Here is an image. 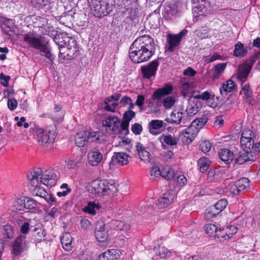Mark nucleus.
<instances>
[{
    "label": "nucleus",
    "instance_id": "nucleus-17",
    "mask_svg": "<svg viewBox=\"0 0 260 260\" xmlns=\"http://www.w3.org/2000/svg\"><path fill=\"white\" fill-rule=\"evenodd\" d=\"M87 160L92 166H97L102 162L103 156L102 154L97 150L90 151L87 154Z\"/></svg>",
    "mask_w": 260,
    "mask_h": 260
},
{
    "label": "nucleus",
    "instance_id": "nucleus-7",
    "mask_svg": "<svg viewBox=\"0 0 260 260\" xmlns=\"http://www.w3.org/2000/svg\"><path fill=\"white\" fill-rule=\"evenodd\" d=\"M91 10L95 16L101 17L109 14L112 11V7L105 1H95Z\"/></svg>",
    "mask_w": 260,
    "mask_h": 260
},
{
    "label": "nucleus",
    "instance_id": "nucleus-27",
    "mask_svg": "<svg viewBox=\"0 0 260 260\" xmlns=\"http://www.w3.org/2000/svg\"><path fill=\"white\" fill-rule=\"evenodd\" d=\"M219 157L225 164L231 163L234 159V154L228 149H221L219 152Z\"/></svg>",
    "mask_w": 260,
    "mask_h": 260
},
{
    "label": "nucleus",
    "instance_id": "nucleus-60",
    "mask_svg": "<svg viewBox=\"0 0 260 260\" xmlns=\"http://www.w3.org/2000/svg\"><path fill=\"white\" fill-rule=\"evenodd\" d=\"M246 152V156L248 157L247 158V161H254L258 158V154L255 153L253 152H248V151Z\"/></svg>",
    "mask_w": 260,
    "mask_h": 260
},
{
    "label": "nucleus",
    "instance_id": "nucleus-5",
    "mask_svg": "<svg viewBox=\"0 0 260 260\" xmlns=\"http://www.w3.org/2000/svg\"><path fill=\"white\" fill-rule=\"evenodd\" d=\"M35 133L38 143L41 145H45L54 142L56 135L53 127H47L44 129L36 127Z\"/></svg>",
    "mask_w": 260,
    "mask_h": 260
},
{
    "label": "nucleus",
    "instance_id": "nucleus-21",
    "mask_svg": "<svg viewBox=\"0 0 260 260\" xmlns=\"http://www.w3.org/2000/svg\"><path fill=\"white\" fill-rule=\"evenodd\" d=\"M172 90V86L170 84H167L164 87L156 89L152 95V99L154 101L159 100L162 97L170 94Z\"/></svg>",
    "mask_w": 260,
    "mask_h": 260
},
{
    "label": "nucleus",
    "instance_id": "nucleus-43",
    "mask_svg": "<svg viewBox=\"0 0 260 260\" xmlns=\"http://www.w3.org/2000/svg\"><path fill=\"white\" fill-rule=\"evenodd\" d=\"M206 233L211 237L214 238L218 228L213 224L209 223L204 226Z\"/></svg>",
    "mask_w": 260,
    "mask_h": 260
},
{
    "label": "nucleus",
    "instance_id": "nucleus-11",
    "mask_svg": "<svg viewBox=\"0 0 260 260\" xmlns=\"http://www.w3.org/2000/svg\"><path fill=\"white\" fill-rule=\"evenodd\" d=\"M129 158L128 155L125 152H115L109 162V167L112 168L117 166L127 165Z\"/></svg>",
    "mask_w": 260,
    "mask_h": 260
},
{
    "label": "nucleus",
    "instance_id": "nucleus-1",
    "mask_svg": "<svg viewBox=\"0 0 260 260\" xmlns=\"http://www.w3.org/2000/svg\"><path fill=\"white\" fill-rule=\"evenodd\" d=\"M39 177H40L41 183L51 187L56 184L58 179L57 175L52 171H45L42 173L40 168L31 171L27 175L30 184L31 186L35 187L33 190L34 195L44 198L48 203L55 202V198L52 194L47 193L44 188L38 187L39 183Z\"/></svg>",
    "mask_w": 260,
    "mask_h": 260
},
{
    "label": "nucleus",
    "instance_id": "nucleus-49",
    "mask_svg": "<svg viewBox=\"0 0 260 260\" xmlns=\"http://www.w3.org/2000/svg\"><path fill=\"white\" fill-rule=\"evenodd\" d=\"M211 147V144L208 141H203L200 144V149L204 153H208L210 150Z\"/></svg>",
    "mask_w": 260,
    "mask_h": 260
},
{
    "label": "nucleus",
    "instance_id": "nucleus-29",
    "mask_svg": "<svg viewBox=\"0 0 260 260\" xmlns=\"http://www.w3.org/2000/svg\"><path fill=\"white\" fill-rule=\"evenodd\" d=\"M197 5L193 7L192 11L194 16V19L197 20V17L200 16H204L206 13V9L201 2H197Z\"/></svg>",
    "mask_w": 260,
    "mask_h": 260
},
{
    "label": "nucleus",
    "instance_id": "nucleus-18",
    "mask_svg": "<svg viewBox=\"0 0 260 260\" xmlns=\"http://www.w3.org/2000/svg\"><path fill=\"white\" fill-rule=\"evenodd\" d=\"M105 183L99 180H94L89 187L88 191L92 194L101 196L105 195Z\"/></svg>",
    "mask_w": 260,
    "mask_h": 260
},
{
    "label": "nucleus",
    "instance_id": "nucleus-40",
    "mask_svg": "<svg viewBox=\"0 0 260 260\" xmlns=\"http://www.w3.org/2000/svg\"><path fill=\"white\" fill-rule=\"evenodd\" d=\"M211 161L207 157H202L198 161V165L200 167V171L204 173L207 171L210 166Z\"/></svg>",
    "mask_w": 260,
    "mask_h": 260
},
{
    "label": "nucleus",
    "instance_id": "nucleus-38",
    "mask_svg": "<svg viewBox=\"0 0 260 260\" xmlns=\"http://www.w3.org/2000/svg\"><path fill=\"white\" fill-rule=\"evenodd\" d=\"M228 204L227 201L225 199H221L217 201L213 206L214 214H219L226 206Z\"/></svg>",
    "mask_w": 260,
    "mask_h": 260
},
{
    "label": "nucleus",
    "instance_id": "nucleus-39",
    "mask_svg": "<svg viewBox=\"0 0 260 260\" xmlns=\"http://www.w3.org/2000/svg\"><path fill=\"white\" fill-rule=\"evenodd\" d=\"M236 185L240 192L249 188V180L247 178H242L236 182Z\"/></svg>",
    "mask_w": 260,
    "mask_h": 260
},
{
    "label": "nucleus",
    "instance_id": "nucleus-63",
    "mask_svg": "<svg viewBox=\"0 0 260 260\" xmlns=\"http://www.w3.org/2000/svg\"><path fill=\"white\" fill-rule=\"evenodd\" d=\"M196 71L192 69L191 67L187 68L184 70L183 75L185 76H189L193 77L196 74Z\"/></svg>",
    "mask_w": 260,
    "mask_h": 260
},
{
    "label": "nucleus",
    "instance_id": "nucleus-61",
    "mask_svg": "<svg viewBox=\"0 0 260 260\" xmlns=\"http://www.w3.org/2000/svg\"><path fill=\"white\" fill-rule=\"evenodd\" d=\"M107 251L109 253L110 256L111 257L114 258V260H116L119 257V251L118 250L112 249L108 250Z\"/></svg>",
    "mask_w": 260,
    "mask_h": 260
},
{
    "label": "nucleus",
    "instance_id": "nucleus-41",
    "mask_svg": "<svg viewBox=\"0 0 260 260\" xmlns=\"http://www.w3.org/2000/svg\"><path fill=\"white\" fill-rule=\"evenodd\" d=\"M207 117L205 115L197 118L191 122L192 127H195L199 131L207 122Z\"/></svg>",
    "mask_w": 260,
    "mask_h": 260
},
{
    "label": "nucleus",
    "instance_id": "nucleus-16",
    "mask_svg": "<svg viewBox=\"0 0 260 260\" xmlns=\"http://www.w3.org/2000/svg\"><path fill=\"white\" fill-rule=\"evenodd\" d=\"M183 115V112L175 110L171 113L170 117L165 119V121L170 124H179L181 122L186 124L187 119Z\"/></svg>",
    "mask_w": 260,
    "mask_h": 260
},
{
    "label": "nucleus",
    "instance_id": "nucleus-22",
    "mask_svg": "<svg viewBox=\"0 0 260 260\" xmlns=\"http://www.w3.org/2000/svg\"><path fill=\"white\" fill-rule=\"evenodd\" d=\"M251 69V67L248 64H243L239 66L237 71V77L241 83L245 82Z\"/></svg>",
    "mask_w": 260,
    "mask_h": 260
},
{
    "label": "nucleus",
    "instance_id": "nucleus-13",
    "mask_svg": "<svg viewBox=\"0 0 260 260\" xmlns=\"http://www.w3.org/2000/svg\"><path fill=\"white\" fill-rule=\"evenodd\" d=\"M199 131L190 124L189 126L180 132L179 138L186 144H189L194 139Z\"/></svg>",
    "mask_w": 260,
    "mask_h": 260
},
{
    "label": "nucleus",
    "instance_id": "nucleus-51",
    "mask_svg": "<svg viewBox=\"0 0 260 260\" xmlns=\"http://www.w3.org/2000/svg\"><path fill=\"white\" fill-rule=\"evenodd\" d=\"M136 113L132 110L126 111L123 116V120L127 121L129 123V121L135 117Z\"/></svg>",
    "mask_w": 260,
    "mask_h": 260
},
{
    "label": "nucleus",
    "instance_id": "nucleus-6",
    "mask_svg": "<svg viewBox=\"0 0 260 260\" xmlns=\"http://www.w3.org/2000/svg\"><path fill=\"white\" fill-rule=\"evenodd\" d=\"M187 30L183 29L176 35L168 34L167 36V50L173 52L179 46L182 38L187 35Z\"/></svg>",
    "mask_w": 260,
    "mask_h": 260
},
{
    "label": "nucleus",
    "instance_id": "nucleus-12",
    "mask_svg": "<svg viewBox=\"0 0 260 260\" xmlns=\"http://www.w3.org/2000/svg\"><path fill=\"white\" fill-rule=\"evenodd\" d=\"M158 59H155L149 63L147 65L143 66L141 70L144 78L149 79L156 74L158 67Z\"/></svg>",
    "mask_w": 260,
    "mask_h": 260
},
{
    "label": "nucleus",
    "instance_id": "nucleus-37",
    "mask_svg": "<svg viewBox=\"0 0 260 260\" xmlns=\"http://www.w3.org/2000/svg\"><path fill=\"white\" fill-rule=\"evenodd\" d=\"M247 53V50L244 48V45L238 42L235 46L234 55L237 57L244 56Z\"/></svg>",
    "mask_w": 260,
    "mask_h": 260
},
{
    "label": "nucleus",
    "instance_id": "nucleus-46",
    "mask_svg": "<svg viewBox=\"0 0 260 260\" xmlns=\"http://www.w3.org/2000/svg\"><path fill=\"white\" fill-rule=\"evenodd\" d=\"M226 67L225 63H218L215 66V74L213 75V79H218L220 74L224 71Z\"/></svg>",
    "mask_w": 260,
    "mask_h": 260
},
{
    "label": "nucleus",
    "instance_id": "nucleus-20",
    "mask_svg": "<svg viewBox=\"0 0 260 260\" xmlns=\"http://www.w3.org/2000/svg\"><path fill=\"white\" fill-rule=\"evenodd\" d=\"M19 225H21L20 231L21 234H26L29 231L30 225L32 222L30 219L24 218L23 216L18 215L15 219Z\"/></svg>",
    "mask_w": 260,
    "mask_h": 260
},
{
    "label": "nucleus",
    "instance_id": "nucleus-2",
    "mask_svg": "<svg viewBox=\"0 0 260 260\" xmlns=\"http://www.w3.org/2000/svg\"><path fill=\"white\" fill-rule=\"evenodd\" d=\"M155 51L153 39L147 35L138 38L132 44L129 50V58L134 63L147 61Z\"/></svg>",
    "mask_w": 260,
    "mask_h": 260
},
{
    "label": "nucleus",
    "instance_id": "nucleus-53",
    "mask_svg": "<svg viewBox=\"0 0 260 260\" xmlns=\"http://www.w3.org/2000/svg\"><path fill=\"white\" fill-rule=\"evenodd\" d=\"M132 131L135 135H140L142 131V126L140 124L136 123L133 125Z\"/></svg>",
    "mask_w": 260,
    "mask_h": 260
},
{
    "label": "nucleus",
    "instance_id": "nucleus-59",
    "mask_svg": "<svg viewBox=\"0 0 260 260\" xmlns=\"http://www.w3.org/2000/svg\"><path fill=\"white\" fill-rule=\"evenodd\" d=\"M98 260H114V258L111 257L107 250L99 255Z\"/></svg>",
    "mask_w": 260,
    "mask_h": 260
},
{
    "label": "nucleus",
    "instance_id": "nucleus-26",
    "mask_svg": "<svg viewBox=\"0 0 260 260\" xmlns=\"http://www.w3.org/2000/svg\"><path fill=\"white\" fill-rule=\"evenodd\" d=\"M214 96L215 95L213 92L208 91H204L201 94L197 95H194L192 93L189 96V102L194 103L193 100L194 99H201L204 101L212 100L214 99Z\"/></svg>",
    "mask_w": 260,
    "mask_h": 260
},
{
    "label": "nucleus",
    "instance_id": "nucleus-55",
    "mask_svg": "<svg viewBox=\"0 0 260 260\" xmlns=\"http://www.w3.org/2000/svg\"><path fill=\"white\" fill-rule=\"evenodd\" d=\"M59 213L58 209L55 207H53L50 210L47 211L48 215L53 218L57 217Z\"/></svg>",
    "mask_w": 260,
    "mask_h": 260
},
{
    "label": "nucleus",
    "instance_id": "nucleus-28",
    "mask_svg": "<svg viewBox=\"0 0 260 260\" xmlns=\"http://www.w3.org/2000/svg\"><path fill=\"white\" fill-rule=\"evenodd\" d=\"M15 23V20L12 19L6 18L4 21L2 30L3 32L8 36L10 38L13 35V31L11 29Z\"/></svg>",
    "mask_w": 260,
    "mask_h": 260
},
{
    "label": "nucleus",
    "instance_id": "nucleus-32",
    "mask_svg": "<svg viewBox=\"0 0 260 260\" xmlns=\"http://www.w3.org/2000/svg\"><path fill=\"white\" fill-rule=\"evenodd\" d=\"M235 84L232 80H229L225 83H223L220 88V93L222 96H225L226 93L233 91L235 88Z\"/></svg>",
    "mask_w": 260,
    "mask_h": 260
},
{
    "label": "nucleus",
    "instance_id": "nucleus-48",
    "mask_svg": "<svg viewBox=\"0 0 260 260\" xmlns=\"http://www.w3.org/2000/svg\"><path fill=\"white\" fill-rule=\"evenodd\" d=\"M161 176L166 179L171 180L174 177V171L170 168L165 169L161 171Z\"/></svg>",
    "mask_w": 260,
    "mask_h": 260
},
{
    "label": "nucleus",
    "instance_id": "nucleus-25",
    "mask_svg": "<svg viewBox=\"0 0 260 260\" xmlns=\"http://www.w3.org/2000/svg\"><path fill=\"white\" fill-rule=\"evenodd\" d=\"M136 147L141 160L144 162H149L150 161V154L146 150L143 145L140 143H137Z\"/></svg>",
    "mask_w": 260,
    "mask_h": 260
},
{
    "label": "nucleus",
    "instance_id": "nucleus-54",
    "mask_svg": "<svg viewBox=\"0 0 260 260\" xmlns=\"http://www.w3.org/2000/svg\"><path fill=\"white\" fill-rule=\"evenodd\" d=\"M17 101L14 99H10L8 100V107L11 110H14L17 106Z\"/></svg>",
    "mask_w": 260,
    "mask_h": 260
},
{
    "label": "nucleus",
    "instance_id": "nucleus-14",
    "mask_svg": "<svg viewBox=\"0 0 260 260\" xmlns=\"http://www.w3.org/2000/svg\"><path fill=\"white\" fill-rule=\"evenodd\" d=\"M175 197V191L171 190L167 192L156 201V205L160 209L167 207L174 201Z\"/></svg>",
    "mask_w": 260,
    "mask_h": 260
},
{
    "label": "nucleus",
    "instance_id": "nucleus-30",
    "mask_svg": "<svg viewBox=\"0 0 260 260\" xmlns=\"http://www.w3.org/2000/svg\"><path fill=\"white\" fill-rule=\"evenodd\" d=\"M60 241L65 250L69 251L71 250L72 238L69 233H66L62 235L60 238Z\"/></svg>",
    "mask_w": 260,
    "mask_h": 260
},
{
    "label": "nucleus",
    "instance_id": "nucleus-57",
    "mask_svg": "<svg viewBox=\"0 0 260 260\" xmlns=\"http://www.w3.org/2000/svg\"><path fill=\"white\" fill-rule=\"evenodd\" d=\"M150 175L154 176V177H157L158 176H161V172L160 171L159 168L158 167H153L150 171Z\"/></svg>",
    "mask_w": 260,
    "mask_h": 260
},
{
    "label": "nucleus",
    "instance_id": "nucleus-34",
    "mask_svg": "<svg viewBox=\"0 0 260 260\" xmlns=\"http://www.w3.org/2000/svg\"><path fill=\"white\" fill-rule=\"evenodd\" d=\"M100 206L98 203L89 202L87 206L84 207V211L91 215H95L97 210H99Z\"/></svg>",
    "mask_w": 260,
    "mask_h": 260
},
{
    "label": "nucleus",
    "instance_id": "nucleus-19",
    "mask_svg": "<svg viewBox=\"0 0 260 260\" xmlns=\"http://www.w3.org/2000/svg\"><path fill=\"white\" fill-rule=\"evenodd\" d=\"M95 236L99 242H104L108 238L107 231L105 228V224L102 222L98 223L95 229Z\"/></svg>",
    "mask_w": 260,
    "mask_h": 260
},
{
    "label": "nucleus",
    "instance_id": "nucleus-3",
    "mask_svg": "<svg viewBox=\"0 0 260 260\" xmlns=\"http://www.w3.org/2000/svg\"><path fill=\"white\" fill-rule=\"evenodd\" d=\"M24 40L30 46L38 50L41 55L52 61L53 58L51 53V47L48 40L45 37L41 36L36 38L32 35L26 34L24 36Z\"/></svg>",
    "mask_w": 260,
    "mask_h": 260
},
{
    "label": "nucleus",
    "instance_id": "nucleus-23",
    "mask_svg": "<svg viewBox=\"0 0 260 260\" xmlns=\"http://www.w3.org/2000/svg\"><path fill=\"white\" fill-rule=\"evenodd\" d=\"M148 127L150 133L153 135H157L159 133L156 130L160 129L161 128L166 127V123L161 120H152L148 123Z\"/></svg>",
    "mask_w": 260,
    "mask_h": 260
},
{
    "label": "nucleus",
    "instance_id": "nucleus-45",
    "mask_svg": "<svg viewBox=\"0 0 260 260\" xmlns=\"http://www.w3.org/2000/svg\"><path fill=\"white\" fill-rule=\"evenodd\" d=\"M4 235L5 238L12 239L14 236V232L12 227L9 224L4 226Z\"/></svg>",
    "mask_w": 260,
    "mask_h": 260
},
{
    "label": "nucleus",
    "instance_id": "nucleus-4",
    "mask_svg": "<svg viewBox=\"0 0 260 260\" xmlns=\"http://www.w3.org/2000/svg\"><path fill=\"white\" fill-rule=\"evenodd\" d=\"M93 138H95L96 141L100 143L106 142L108 140L107 136L101 132H89L86 131L76 134L75 143L79 147H84L87 144L88 140Z\"/></svg>",
    "mask_w": 260,
    "mask_h": 260
},
{
    "label": "nucleus",
    "instance_id": "nucleus-8",
    "mask_svg": "<svg viewBox=\"0 0 260 260\" xmlns=\"http://www.w3.org/2000/svg\"><path fill=\"white\" fill-rule=\"evenodd\" d=\"M68 39V45H66L67 50L63 51L62 49L59 51V57L62 58L64 59H71L74 58L76 55L75 53L77 51V48L76 46V42L72 38H66Z\"/></svg>",
    "mask_w": 260,
    "mask_h": 260
},
{
    "label": "nucleus",
    "instance_id": "nucleus-42",
    "mask_svg": "<svg viewBox=\"0 0 260 260\" xmlns=\"http://www.w3.org/2000/svg\"><path fill=\"white\" fill-rule=\"evenodd\" d=\"M229 234H230V233L228 234L226 232L224 231L223 229L219 228L216 231L214 238L216 241H222L224 240L230 239L231 237L229 236Z\"/></svg>",
    "mask_w": 260,
    "mask_h": 260
},
{
    "label": "nucleus",
    "instance_id": "nucleus-52",
    "mask_svg": "<svg viewBox=\"0 0 260 260\" xmlns=\"http://www.w3.org/2000/svg\"><path fill=\"white\" fill-rule=\"evenodd\" d=\"M129 123L128 122L123 120L121 122L120 121V131H119V132H124L125 134H128Z\"/></svg>",
    "mask_w": 260,
    "mask_h": 260
},
{
    "label": "nucleus",
    "instance_id": "nucleus-24",
    "mask_svg": "<svg viewBox=\"0 0 260 260\" xmlns=\"http://www.w3.org/2000/svg\"><path fill=\"white\" fill-rule=\"evenodd\" d=\"M252 132L247 131L243 132L241 138V143L242 145H245L247 148L254 147V140L251 138Z\"/></svg>",
    "mask_w": 260,
    "mask_h": 260
},
{
    "label": "nucleus",
    "instance_id": "nucleus-56",
    "mask_svg": "<svg viewBox=\"0 0 260 260\" xmlns=\"http://www.w3.org/2000/svg\"><path fill=\"white\" fill-rule=\"evenodd\" d=\"M0 79L1 80V84L5 87L8 86V82L10 79L9 76H5L3 73L0 74Z\"/></svg>",
    "mask_w": 260,
    "mask_h": 260
},
{
    "label": "nucleus",
    "instance_id": "nucleus-9",
    "mask_svg": "<svg viewBox=\"0 0 260 260\" xmlns=\"http://www.w3.org/2000/svg\"><path fill=\"white\" fill-rule=\"evenodd\" d=\"M27 249V244L26 241V236H19L14 241L12 252L16 256L20 255L24 251Z\"/></svg>",
    "mask_w": 260,
    "mask_h": 260
},
{
    "label": "nucleus",
    "instance_id": "nucleus-64",
    "mask_svg": "<svg viewBox=\"0 0 260 260\" xmlns=\"http://www.w3.org/2000/svg\"><path fill=\"white\" fill-rule=\"evenodd\" d=\"M132 99L131 98L127 96H124L121 98L119 104L122 107L125 106L127 104L131 102Z\"/></svg>",
    "mask_w": 260,
    "mask_h": 260
},
{
    "label": "nucleus",
    "instance_id": "nucleus-47",
    "mask_svg": "<svg viewBox=\"0 0 260 260\" xmlns=\"http://www.w3.org/2000/svg\"><path fill=\"white\" fill-rule=\"evenodd\" d=\"M189 105L186 109L187 114L189 117H192L198 112V107L196 104L191 105L188 101Z\"/></svg>",
    "mask_w": 260,
    "mask_h": 260
},
{
    "label": "nucleus",
    "instance_id": "nucleus-31",
    "mask_svg": "<svg viewBox=\"0 0 260 260\" xmlns=\"http://www.w3.org/2000/svg\"><path fill=\"white\" fill-rule=\"evenodd\" d=\"M55 35L53 39L54 41L59 46V49L60 51V50L63 49L65 47L68 43V39H66V38L68 37L64 34H52V35Z\"/></svg>",
    "mask_w": 260,
    "mask_h": 260
},
{
    "label": "nucleus",
    "instance_id": "nucleus-10",
    "mask_svg": "<svg viewBox=\"0 0 260 260\" xmlns=\"http://www.w3.org/2000/svg\"><path fill=\"white\" fill-rule=\"evenodd\" d=\"M37 202L32 199L27 197H21L18 198L15 203V207L16 210H22L23 209H35L37 205Z\"/></svg>",
    "mask_w": 260,
    "mask_h": 260
},
{
    "label": "nucleus",
    "instance_id": "nucleus-33",
    "mask_svg": "<svg viewBox=\"0 0 260 260\" xmlns=\"http://www.w3.org/2000/svg\"><path fill=\"white\" fill-rule=\"evenodd\" d=\"M180 139L179 137L177 138L170 134H164L160 137V141H163L167 145L171 146L176 145Z\"/></svg>",
    "mask_w": 260,
    "mask_h": 260
},
{
    "label": "nucleus",
    "instance_id": "nucleus-15",
    "mask_svg": "<svg viewBox=\"0 0 260 260\" xmlns=\"http://www.w3.org/2000/svg\"><path fill=\"white\" fill-rule=\"evenodd\" d=\"M103 125L110 131V134L118 133L120 131V120L116 116H109L103 121Z\"/></svg>",
    "mask_w": 260,
    "mask_h": 260
},
{
    "label": "nucleus",
    "instance_id": "nucleus-62",
    "mask_svg": "<svg viewBox=\"0 0 260 260\" xmlns=\"http://www.w3.org/2000/svg\"><path fill=\"white\" fill-rule=\"evenodd\" d=\"M244 94L246 98H248L251 96L252 91L250 89L249 84H245L242 88Z\"/></svg>",
    "mask_w": 260,
    "mask_h": 260
},
{
    "label": "nucleus",
    "instance_id": "nucleus-36",
    "mask_svg": "<svg viewBox=\"0 0 260 260\" xmlns=\"http://www.w3.org/2000/svg\"><path fill=\"white\" fill-rule=\"evenodd\" d=\"M105 195L113 194L118 191L117 184L113 181L105 183Z\"/></svg>",
    "mask_w": 260,
    "mask_h": 260
},
{
    "label": "nucleus",
    "instance_id": "nucleus-58",
    "mask_svg": "<svg viewBox=\"0 0 260 260\" xmlns=\"http://www.w3.org/2000/svg\"><path fill=\"white\" fill-rule=\"evenodd\" d=\"M35 231H38L37 233L38 237V238H37L38 241H41L42 240H45V236L46 234V233L44 230H42L41 229H35Z\"/></svg>",
    "mask_w": 260,
    "mask_h": 260
},
{
    "label": "nucleus",
    "instance_id": "nucleus-50",
    "mask_svg": "<svg viewBox=\"0 0 260 260\" xmlns=\"http://www.w3.org/2000/svg\"><path fill=\"white\" fill-rule=\"evenodd\" d=\"M247 157L246 156V152L244 151L243 152H240L239 156L236 158L235 163L238 165H242L245 162L247 161Z\"/></svg>",
    "mask_w": 260,
    "mask_h": 260
},
{
    "label": "nucleus",
    "instance_id": "nucleus-44",
    "mask_svg": "<svg viewBox=\"0 0 260 260\" xmlns=\"http://www.w3.org/2000/svg\"><path fill=\"white\" fill-rule=\"evenodd\" d=\"M176 102L174 96H167L162 101V105L166 109L171 108Z\"/></svg>",
    "mask_w": 260,
    "mask_h": 260
},
{
    "label": "nucleus",
    "instance_id": "nucleus-35",
    "mask_svg": "<svg viewBox=\"0 0 260 260\" xmlns=\"http://www.w3.org/2000/svg\"><path fill=\"white\" fill-rule=\"evenodd\" d=\"M154 250L155 253L161 258H167L171 255V252L166 247H161L160 245L155 246L154 248Z\"/></svg>",
    "mask_w": 260,
    "mask_h": 260
}]
</instances>
